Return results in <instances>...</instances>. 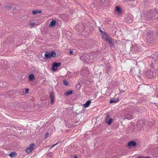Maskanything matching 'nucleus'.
I'll list each match as a JSON object with an SVG mask.
<instances>
[{
    "mask_svg": "<svg viewBox=\"0 0 158 158\" xmlns=\"http://www.w3.org/2000/svg\"><path fill=\"white\" fill-rule=\"evenodd\" d=\"M74 158H77V156H75L74 157Z\"/></svg>",
    "mask_w": 158,
    "mask_h": 158,
    "instance_id": "nucleus-31",
    "label": "nucleus"
},
{
    "mask_svg": "<svg viewBox=\"0 0 158 158\" xmlns=\"http://www.w3.org/2000/svg\"><path fill=\"white\" fill-rule=\"evenodd\" d=\"M116 11L118 12V13L119 14H120L121 13V10L120 8V7L118 6H117L116 7Z\"/></svg>",
    "mask_w": 158,
    "mask_h": 158,
    "instance_id": "nucleus-16",
    "label": "nucleus"
},
{
    "mask_svg": "<svg viewBox=\"0 0 158 158\" xmlns=\"http://www.w3.org/2000/svg\"><path fill=\"white\" fill-rule=\"evenodd\" d=\"M34 24V23H32V24H31V26H33V25Z\"/></svg>",
    "mask_w": 158,
    "mask_h": 158,
    "instance_id": "nucleus-30",
    "label": "nucleus"
},
{
    "mask_svg": "<svg viewBox=\"0 0 158 158\" xmlns=\"http://www.w3.org/2000/svg\"><path fill=\"white\" fill-rule=\"evenodd\" d=\"M142 127H143V125L141 126H140V129H142Z\"/></svg>",
    "mask_w": 158,
    "mask_h": 158,
    "instance_id": "nucleus-28",
    "label": "nucleus"
},
{
    "mask_svg": "<svg viewBox=\"0 0 158 158\" xmlns=\"http://www.w3.org/2000/svg\"><path fill=\"white\" fill-rule=\"evenodd\" d=\"M73 92V90H69L67 92H66L65 93L64 95L65 96H67V95H70V94H71Z\"/></svg>",
    "mask_w": 158,
    "mask_h": 158,
    "instance_id": "nucleus-15",
    "label": "nucleus"
},
{
    "mask_svg": "<svg viewBox=\"0 0 158 158\" xmlns=\"http://www.w3.org/2000/svg\"><path fill=\"white\" fill-rule=\"evenodd\" d=\"M59 66V63H54L52 65V69L53 71H55L57 69L58 67Z\"/></svg>",
    "mask_w": 158,
    "mask_h": 158,
    "instance_id": "nucleus-7",
    "label": "nucleus"
},
{
    "mask_svg": "<svg viewBox=\"0 0 158 158\" xmlns=\"http://www.w3.org/2000/svg\"><path fill=\"white\" fill-rule=\"evenodd\" d=\"M100 31L101 32H102L101 30H100Z\"/></svg>",
    "mask_w": 158,
    "mask_h": 158,
    "instance_id": "nucleus-37",
    "label": "nucleus"
},
{
    "mask_svg": "<svg viewBox=\"0 0 158 158\" xmlns=\"http://www.w3.org/2000/svg\"><path fill=\"white\" fill-rule=\"evenodd\" d=\"M28 78L29 81H31L35 79V76L34 74H30L28 76Z\"/></svg>",
    "mask_w": 158,
    "mask_h": 158,
    "instance_id": "nucleus-12",
    "label": "nucleus"
},
{
    "mask_svg": "<svg viewBox=\"0 0 158 158\" xmlns=\"http://www.w3.org/2000/svg\"><path fill=\"white\" fill-rule=\"evenodd\" d=\"M157 19H158V16L157 17Z\"/></svg>",
    "mask_w": 158,
    "mask_h": 158,
    "instance_id": "nucleus-36",
    "label": "nucleus"
},
{
    "mask_svg": "<svg viewBox=\"0 0 158 158\" xmlns=\"http://www.w3.org/2000/svg\"><path fill=\"white\" fill-rule=\"evenodd\" d=\"M136 145V142L134 141H130L128 144V146L129 147H133L135 146Z\"/></svg>",
    "mask_w": 158,
    "mask_h": 158,
    "instance_id": "nucleus-9",
    "label": "nucleus"
},
{
    "mask_svg": "<svg viewBox=\"0 0 158 158\" xmlns=\"http://www.w3.org/2000/svg\"><path fill=\"white\" fill-rule=\"evenodd\" d=\"M144 72L145 75L148 78H151L153 76V72L148 68H145L144 70Z\"/></svg>",
    "mask_w": 158,
    "mask_h": 158,
    "instance_id": "nucleus-3",
    "label": "nucleus"
},
{
    "mask_svg": "<svg viewBox=\"0 0 158 158\" xmlns=\"http://www.w3.org/2000/svg\"><path fill=\"white\" fill-rule=\"evenodd\" d=\"M91 103V100H88L87 101L85 104L83 105V106L85 108L88 107L90 106Z\"/></svg>",
    "mask_w": 158,
    "mask_h": 158,
    "instance_id": "nucleus-10",
    "label": "nucleus"
},
{
    "mask_svg": "<svg viewBox=\"0 0 158 158\" xmlns=\"http://www.w3.org/2000/svg\"><path fill=\"white\" fill-rule=\"evenodd\" d=\"M138 158H150L149 157H140Z\"/></svg>",
    "mask_w": 158,
    "mask_h": 158,
    "instance_id": "nucleus-27",
    "label": "nucleus"
},
{
    "mask_svg": "<svg viewBox=\"0 0 158 158\" xmlns=\"http://www.w3.org/2000/svg\"><path fill=\"white\" fill-rule=\"evenodd\" d=\"M124 90H121L119 92V94H121L122 93H123L124 92Z\"/></svg>",
    "mask_w": 158,
    "mask_h": 158,
    "instance_id": "nucleus-24",
    "label": "nucleus"
},
{
    "mask_svg": "<svg viewBox=\"0 0 158 158\" xmlns=\"http://www.w3.org/2000/svg\"><path fill=\"white\" fill-rule=\"evenodd\" d=\"M127 22H128L129 23H131V22H132V19H130V20H129V21H127Z\"/></svg>",
    "mask_w": 158,
    "mask_h": 158,
    "instance_id": "nucleus-25",
    "label": "nucleus"
},
{
    "mask_svg": "<svg viewBox=\"0 0 158 158\" xmlns=\"http://www.w3.org/2000/svg\"><path fill=\"white\" fill-rule=\"evenodd\" d=\"M54 94V93L52 92H50L49 97L51 99V104H52L54 102V100L55 98V97Z\"/></svg>",
    "mask_w": 158,
    "mask_h": 158,
    "instance_id": "nucleus-6",
    "label": "nucleus"
},
{
    "mask_svg": "<svg viewBox=\"0 0 158 158\" xmlns=\"http://www.w3.org/2000/svg\"><path fill=\"white\" fill-rule=\"evenodd\" d=\"M73 52L72 51H70V52H69V53L71 55L72 54H73Z\"/></svg>",
    "mask_w": 158,
    "mask_h": 158,
    "instance_id": "nucleus-26",
    "label": "nucleus"
},
{
    "mask_svg": "<svg viewBox=\"0 0 158 158\" xmlns=\"http://www.w3.org/2000/svg\"><path fill=\"white\" fill-rule=\"evenodd\" d=\"M80 59H81V57H80Z\"/></svg>",
    "mask_w": 158,
    "mask_h": 158,
    "instance_id": "nucleus-35",
    "label": "nucleus"
},
{
    "mask_svg": "<svg viewBox=\"0 0 158 158\" xmlns=\"http://www.w3.org/2000/svg\"><path fill=\"white\" fill-rule=\"evenodd\" d=\"M35 145L34 143L31 144L29 147H27L25 149V151L28 153H30L33 149Z\"/></svg>",
    "mask_w": 158,
    "mask_h": 158,
    "instance_id": "nucleus-5",
    "label": "nucleus"
},
{
    "mask_svg": "<svg viewBox=\"0 0 158 158\" xmlns=\"http://www.w3.org/2000/svg\"><path fill=\"white\" fill-rule=\"evenodd\" d=\"M141 126H143V125L142 124V125H141ZM140 127L141 126V125H140Z\"/></svg>",
    "mask_w": 158,
    "mask_h": 158,
    "instance_id": "nucleus-33",
    "label": "nucleus"
},
{
    "mask_svg": "<svg viewBox=\"0 0 158 158\" xmlns=\"http://www.w3.org/2000/svg\"><path fill=\"white\" fill-rule=\"evenodd\" d=\"M58 142H57L56 143H55V144H54L52 145V146H51V147L50 148H53V147H54V146H55L56 145H57V144H58Z\"/></svg>",
    "mask_w": 158,
    "mask_h": 158,
    "instance_id": "nucleus-21",
    "label": "nucleus"
},
{
    "mask_svg": "<svg viewBox=\"0 0 158 158\" xmlns=\"http://www.w3.org/2000/svg\"><path fill=\"white\" fill-rule=\"evenodd\" d=\"M48 135H49L48 133V132L45 135V136H44L45 138H46L48 136Z\"/></svg>",
    "mask_w": 158,
    "mask_h": 158,
    "instance_id": "nucleus-22",
    "label": "nucleus"
},
{
    "mask_svg": "<svg viewBox=\"0 0 158 158\" xmlns=\"http://www.w3.org/2000/svg\"><path fill=\"white\" fill-rule=\"evenodd\" d=\"M29 90L28 89H25V93L26 94H27L28 93Z\"/></svg>",
    "mask_w": 158,
    "mask_h": 158,
    "instance_id": "nucleus-23",
    "label": "nucleus"
},
{
    "mask_svg": "<svg viewBox=\"0 0 158 158\" xmlns=\"http://www.w3.org/2000/svg\"><path fill=\"white\" fill-rule=\"evenodd\" d=\"M17 155V153L15 152H12L10 154V156L11 157H13L16 156Z\"/></svg>",
    "mask_w": 158,
    "mask_h": 158,
    "instance_id": "nucleus-14",
    "label": "nucleus"
},
{
    "mask_svg": "<svg viewBox=\"0 0 158 158\" xmlns=\"http://www.w3.org/2000/svg\"><path fill=\"white\" fill-rule=\"evenodd\" d=\"M124 116L125 119L130 120L133 118L134 115L131 111L127 110L125 111Z\"/></svg>",
    "mask_w": 158,
    "mask_h": 158,
    "instance_id": "nucleus-1",
    "label": "nucleus"
},
{
    "mask_svg": "<svg viewBox=\"0 0 158 158\" xmlns=\"http://www.w3.org/2000/svg\"><path fill=\"white\" fill-rule=\"evenodd\" d=\"M56 56V53L53 51H51L50 52H46L44 54L45 58L46 59L50 58L52 57H55Z\"/></svg>",
    "mask_w": 158,
    "mask_h": 158,
    "instance_id": "nucleus-2",
    "label": "nucleus"
},
{
    "mask_svg": "<svg viewBox=\"0 0 158 158\" xmlns=\"http://www.w3.org/2000/svg\"><path fill=\"white\" fill-rule=\"evenodd\" d=\"M116 102V100L114 99H111L110 101V103H114Z\"/></svg>",
    "mask_w": 158,
    "mask_h": 158,
    "instance_id": "nucleus-17",
    "label": "nucleus"
},
{
    "mask_svg": "<svg viewBox=\"0 0 158 158\" xmlns=\"http://www.w3.org/2000/svg\"><path fill=\"white\" fill-rule=\"evenodd\" d=\"M102 38L105 40L106 41L108 42L109 44H112V42L111 40H110V38L108 36H107L106 34L104 33L102 34Z\"/></svg>",
    "mask_w": 158,
    "mask_h": 158,
    "instance_id": "nucleus-4",
    "label": "nucleus"
},
{
    "mask_svg": "<svg viewBox=\"0 0 158 158\" xmlns=\"http://www.w3.org/2000/svg\"><path fill=\"white\" fill-rule=\"evenodd\" d=\"M137 126L138 127V128H139V125H138V124L137 125Z\"/></svg>",
    "mask_w": 158,
    "mask_h": 158,
    "instance_id": "nucleus-32",
    "label": "nucleus"
},
{
    "mask_svg": "<svg viewBox=\"0 0 158 158\" xmlns=\"http://www.w3.org/2000/svg\"><path fill=\"white\" fill-rule=\"evenodd\" d=\"M63 82L64 84L66 86L68 85V81H66V80H64V81H63Z\"/></svg>",
    "mask_w": 158,
    "mask_h": 158,
    "instance_id": "nucleus-19",
    "label": "nucleus"
},
{
    "mask_svg": "<svg viewBox=\"0 0 158 158\" xmlns=\"http://www.w3.org/2000/svg\"><path fill=\"white\" fill-rule=\"evenodd\" d=\"M92 56L91 55L90 56L89 59L88 60L89 62H93V60L92 59Z\"/></svg>",
    "mask_w": 158,
    "mask_h": 158,
    "instance_id": "nucleus-18",
    "label": "nucleus"
},
{
    "mask_svg": "<svg viewBox=\"0 0 158 158\" xmlns=\"http://www.w3.org/2000/svg\"><path fill=\"white\" fill-rule=\"evenodd\" d=\"M151 66L152 67H153V65L152 64H151Z\"/></svg>",
    "mask_w": 158,
    "mask_h": 158,
    "instance_id": "nucleus-29",
    "label": "nucleus"
},
{
    "mask_svg": "<svg viewBox=\"0 0 158 158\" xmlns=\"http://www.w3.org/2000/svg\"><path fill=\"white\" fill-rule=\"evenodd\" d=\"M41 13H42V11H41V10H33L32 11V14L34 15H35L38 13H39V14Z\"/></svg>",
    "mask_w": 158,
    "mask_h": 158,
    "instance_id": "nucleus-13",
    "label": "nucleus"
},
{
    "mask_svg": "<svg viewBox=\"0 0 158 158\" xmlns=\"http://www.w3.org/2000/svg\"><path fill=\"white\" fill-rule=\"evenodd\" d=\"M6 7L8 9H10L11 8V5H10V4L8 5H7Z\"/></svg>",
    "mask_w": 158,
    "mask_h": 158,
    "instance_id": "nucleus-20",
    "label": "nucleus"
},
{
    "mask_svg": "<svg viewBox=\"0 0 158 158\" xmlns=\"http://www.w3.org/2000/svg\"><path fill=\"white\" fill-rule=\"evenodd\" d=\"M61 63L60 62V66L61 65Z\"/></svg>",
    "mask_w": 158,
    "mask_h": 158,
    "instance_id": "nucleus-34",
    "label": "nucleus"
},
{
    "mask_svg": "<svg viewBox=\"0 0 158 158\" xmlns=\"http://www.w3.org/2000/svg\"><path fill=\"white\" fill-rule=\"evenodd\" d=\"M113 120V119L110 118L108 116H107L106 118V122L109 125L110 124Z\"/></svg>",
    "mask_w": 158,
    "mask_h": 158,
    "instance_id": "nucleus-8",
    "label": "nucleus"
},
{
    "mask_svg": "<svg viewBox=\"0 0 158 158\" xmlns=\"http://www.w3.org/2000/svg\"><path fill=\"white\" fill-rule=\"evenodd\" d=\"M56 24V22L55 20H52V21L50 22L49 25V27H51L54 26Z\"/></svg>",
    "mask_w": 158,
    "mask_h": 158,
    "instance_id": "nucleus-11",
    "label": "nucleus"
}]
</instances>
